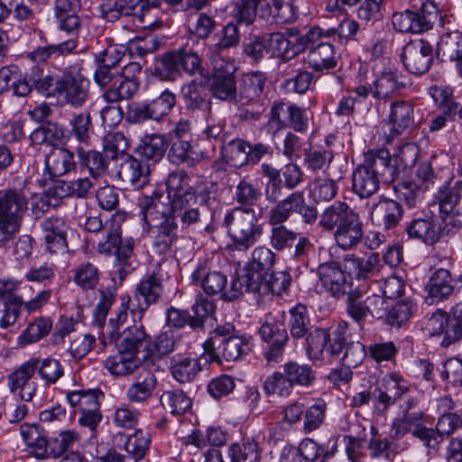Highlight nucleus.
<instances>
[{
	"mask_svg": "<svg viewBox=\"0 0 462 462\" xmlns=\"http://www.w3.org/2000/svg\"><path fill=\"white\" fill-rule=\"evenodd\" d=\"M387 150H378L353 171L352 190L359 198L366 199L374 194L380 181L393 183L396 180V169L387 164Z\"/></svg>",
	"mask_w": 462,
	"mask_h": 462,
	"instance_id": "f257e3e1",
	"label": "nucleus"
},
{
	"mask_svg": "<svg viewBox=\"0 0 462 462\" xmlns=\"http://www.w3.org/2000/svg\"><path fill=\"white\" fill-rule=\"evenodd\" d=\"M223 226L231 239L228 247L237 251H247L263 232L252 208L235 207L225 215Z\"/></svg>",
	"mask_w": 462,
	"mask_h": 462,
	"instance_id": "f03ea898",
	"label": "nucleus"
},
{
	"mask_svg": "<svg viewBox=\"0 0 462 462\" xmlns=\"http://www.w3.org/2000/svg\"><path fill=\"white\" fill-rule=\"evenodd\" d=\"M123 220V215L116 214L106 221L103 231L105 240L97 244L100 254H116L115 267L120 281H123L134 269L133 260L134 241L133 238L122 240L120 224Z\"/></svg>",
	"mask_w": 462,
	"mask_h": 462,
	"instance_id": "7ed1b4c3",
	"label": "nucleus"
},
{
	"mask_svg": "<svg viewBox=\"0 0 462 462\" xmlns=\"http://www.w3.org/2000/svg\"><path fill=\"white\" fill-rule=\"evenodd\" d=\"M28 208L26 196L17 189L0 190V245L18 233Z\"/></svg>",
	"mask_w": 462,
	"mask_h": 462,
	"instance_id": "20e7f679",
	"label": "nucleus"
},
{
	"mask_svg": "<svg viewBox=\"0 0 462 462\" xmlns=\"http://www.w3.org/2000/svg\"><path fill=\"white\" fill-rule=\"evenodd\" d=\"M31 286L23 288L21 296L11 292H5L0 302V326L7 328L15 323L21 309L27 312L40 310L51 299V291H40L35 297L32 296Z\"/></svg>",
	"mask_w": 462,
	"mask_h": 462,
	"instance_id": "39448f33",
	"label": "nucleus"
},
{
	"mask_svg": "<svg viewBox=\"0 0 462 462\" xmlns=\"http://www.w3.org/2000/svg\"><path fill=\"white\" fill-rule=\"evenodd\" d=\"M251 337L245 334L229 338H208L203 344L204 353L210 361L221 364L223 360L234 362L250 351Z\"/></svg>",
	"mask_w": 462,
	"mask_h": 462,
	"instance_id": "423d86ee",
	"label": "nucleus"
},
{
	"mask_svg": "<svg viewBox=\"0 0 462 462\" xmlns=\"http://www.w3.org/2000/svg\"><path fill=\"white\" fill-rule=\"evenodd\" d=\"M175 104V95L169 89H164L149 103L130 105L127 120L132 123H141L148 119L159 121L171 112Z\"/></svg>",
	"mask_w": 462,
	"mask_h": 462,
	"instance_id": "0eeeda50",
	"label": "nucleus"
},
{
	"mask_svg": "<svg viewBox=\"0 0 462 462\" xmlns=\"http://www.w3.org/2000/svg\"><path fill=\"white\" fill-rule=\"evenodd\" d=\"M319 284L330 296L340 299L352 291L351 277L336 261L323 263L318 267Z\"/></svg>",
	"mask_w": 462,
	"mask_h": 462,
	"instance_id": "6e6552de",
	"label": "nucleus"
},
{
	"mask_svg": "<svg viewBox=\"0 0 462 462\" xmlns=\"http://www.w3.org/2000/svg\"><path fill=\"white\" fill-rule=\"evenodd\" d=\"M305 339L308 356L316 360L338 357L345 343V338L340 333L330 338L328 331L324 328H315L305 337Z\"/></svg>",
	"mask_w": 462,
	"mask_h": 462,
	"instance_id": "1a4fd4ad",
	"label": "nucleus"
},
{
	"mask_svg": "<svg viewBox=\"0 0 462 462\" xmlns=\"http://www.w3.org/2000/svg\"><path fill=\"white\" fill-rule=\"evenodd\" d=\"M236 67L230 62L216 66L210 83L213 97L239 105L238 89L235 78Z\"/></svg>",
	"mask_w": 462,
	"mask_h": 462,
	"instance_id": "9d476101",
	"label": "nucleus"
},
{
	"mask_svg": "<svg viewBox=\"0 0 462 462\" xmlns=\"http://www.w3.org/2000/svg\"><path fill=\"white\" fill-rule=\"evenodd\" d=\"M432 46L427 41L409 42L402 50V63L411 73L423 74L429 70L432 63Z\"/></svg>",
	"mask_w": 462,
	"mask_h": 462,
	"instance_id": "9b49d317",
	"label": "nucleus"
},
{
	"mask_svg": "<svg viewBox=\"0 0 462 462\" xmlns=\"http://www.w3.org/2000/svg\"><path fill=\"white\" fill-rule=\"evenodd\" d=\"M163 292L162 274L160 268L152 273L145 275L135 289L134 299L138 301L137 309L132 311L139 315V318L150 305L158 301Z\"/></svg>",
	"mask_w": 462,
	"mask_h": 462,
	"instance_id": "f8f14e48",
	"label": "nucleus"
},
{
	"mask_svg": "<svg viewBox=\"0 0 462 462\" xmlns=\"http://www.w3.org/2000/svg\"><path fill=\"white\" fill-rule=\"evenodd\" d=\"M401 417L393 420L391 429V438L400 439L411 429L423 424L425 413L420 407L417 398H407L400 406Z\"/></svg>",
	"mask_w": 462,
	"mask_h": 462,
	"instance_id": "ddd939ff",
	"label": "nucleus"
},
{
	"mask_svg": "<svg viewBox=\"0 0 462 462\" xmlns=\"http://www.w3.org/2000/svg\"><path fill=\"white\" fill-rule=\"evenodd\" d=\"M80 9V0H55L54 17L58 29L68 33L69 38H78L81 27Z\"/></svg>",
	"mask_w": 462,
	"mask_h": 462,
	"instance_id": "4468645a",
	"label": "nucleus"
},
{
	"mask_svg": "<svg viewBox=\"0 0 462 462\" xmlns=\"http://www.w3.org/2000/svg\"><path fill=\"white\" fill-rule=\"evenodd\" d=\"M41 227L46 250L51 254H64L68 249L66 221L62 217H51L42 222Z\"/></svg>",
	"mask_w": 462,
	"mask_h": 462,
	"instance_id": "2eb2a0df",
	"label": "nucleus"
},
{
	"mask_svg": "<svg viewBox=\"0 0 462 462\" xmlns=\"http://www.w3.org/2000/svg\"><path fill=\"white\" fill-rule=\"evenodd\" d=\"M89 90V81L76 71L62 74L60 95L73 107H81L87 101Z\"/></svg>",
	"mask_w": 462,
	"mask_h": 462,
	"instance_id": "dca6fc26",
	"label": "nucleus"
},
{
	"mask_svg": "<svg viewBox=\"0 0 462 462\" xmlns=\"http://www.w3.org/2000/svg\"><path fill=\"white\" fill-rule=\"evenodd\" d=\"M215 197L207 187H189L183 194H177L171 200L173 216L185 210H196L205 206H210Z\"/></svg>",
	"mask_w": 462,
	"mask_h": 462,
	"instance_id": "f3484780",
	"label": "nucleus"
},
{
	"mask_svg": "<svg viewBox=\"0 0 462 462\" xmlns=\"http://www.w3.org/2000/svg\"><path fill=\"white\" fill-rule=\"evenodd\" d=\"M32 359L22 364L8 375V387L12 393L19 391V395L25 402L31 401L36 393V384L30 382L36 373V365Z\"/></svg>",
	"mask_w": 462,
	"mask_h": 462,
	"instance_id": "a211bd4d",
	"label": "nucleus"
},
{
	"mask_svg": "<svg viewBox=\"0 0 462 462\" xmlns=\"http://www.w3.org/2000/svg\"><path fill=\"white\" fill-rule=\"evenodd\" d=\"M114 448L124 449L134 460L142 459L149 448L150 438L142 430H135L133 434L127 435L118 431L112 439Z\"/></svg>",
	"mask_w": 462,
	"mask_h": 462,
	"instance_id": "6ab92c4d",
	"label": "nucleus"
},
{
	"mask_svg": "<svg viewBox=\"0 0 462 462\" xmlns=\"http://www.w3.org/2000/svg\"><path fill=\"white\" fill-rule=\"evenodd\" d=\"M383 265L377 254H370L366 257H357L347 254L344 258V268L348 275H354L357 280H366L377 274Z\"/></svg>",
	"mask_w": 462,
	"mask_h": 462,
	"instance_id": "aec40b11",
	"label": "nucleus"
},
{
	"mask_svg": "<svg viewBox=\"0 0 462 462\" xmlns=\"http://www.w3.org/2000/svg\"><path fill=\"white\" fill-rule=\"evenodd\" d=\"M150 171L147 162L128 155L121 163L118 175L134 189H142L149 182Z\"/></svg>",
	"mask_w": 462,
	"mask_h": 462,
	"instance_id": "412c9836",
	"label": "nucleus"
},
{
	"mask_svg": "<svg viewBox=\"0 0 462 462\" xmlns=\"http://www.w3.org/2000/svg\"><path fill=\"white\" fill-rule=\"evenodd\" d=\"M304 193L293 191L282 199H278L276 205L269 213V224L278 225L285 223L293 214L304 209Z\"/></svg>",
	"mask_w": 462,
	"mask_h": 462,
	"instance_id": "4be33fe9",
	"label": "nucleus"
},
{
	"mask_svg": "<svg viewBox=\"0 0 462 462\" xmlns=\"http://www.w3.org/2000/svg\"><path fill=\"white\" fill-rule=\"evenodd\" d=\"M425 289L428 292L426 300L430 304L438 303L449 297L454 291L450 272L444 268L436 270L430 277Z\"/></svg>",
	"mask_w": 462,
	"mask_h": 462,
	"instance_id": "5701e85b",
	"label": "nucleus"
},
{
	"mask_svg": "<svg viewBox=\"0 0 462 462\" xmlns=\"http://www.w3.org/2000/svg\"><path fill=\"white\" fill-rule=\"evenodd\" d=\"M358 215L347 203L335 201L319 216V226L326 231H335Z\"/></svg>",
	"mask_w": 462,
	"mask_h": 462,
	"instance_id": "b1692460",
	"label": "nucleus"
},
{
	"mask_svg": "<svg viewBox=\"0 0 462 462\" xmlns=\"http://www.w3.org/2000/svg\"><path fill=\"white\" fill-rule=\"evenodd\" d=\"M171 162L194 167L209 158L206 152H197L188 139H173L168 153Z\"/></svg>",
	"mask_w": 462,
	"mask_h": 462,
	"instance_id": "393cba45",
	"label": "nucleus"
},
{
	"mask_svg": "<svg viewBox=\"0 0 462 462\" xmlns=\"http://www.w3.org/2000/svg\"><path fill=\"white\" fill-rule=\"evenodd\" d=\"M260 16L275 23H290L296 20L297 7L293 0H269L260 5Z\"/></svg>",
	"mask_w": 462,
	"mask_h": 462,
	"instance_id": "a878e982",
	"label": "nucleus"
},
{
	"mask_svg": "<svg viewBox=\"0 0 462 462\" xmlns=\"http://www.w3.org/2000/svg\"><path fill=\"white\" fill-rule=\"evenodd\" d=\"M117 338V349L126 352L132 356H138V353L149 346L150 338L145 333L142 325H134L125 329L120 335H116Z\"/></svg>",
	"mask_w": 462,
	"mask_h": 462,
	"instance_id": "bb28decb",
	"label": "nucleus"
},
{
	"mask_svg": "<svg viewBox=\"0 0 462 462\" xmlns=\"http://www.w3.org/2000/svg\"><path fill=\"white\" fill-rule=\"evenodd\" d=\"M434 100L443 106V112L436 116L429 125L430 132H437L442 129L448 120H452L457 114V103L452 99V92L449 88H436L431 90Z\"/></svg>",
	"mask_w": 462,
	"mask_h": 462,
	"instance_id": "cd10ccee",
	"label": "nucleus"
},
{
	"mask_svg": "<svg viewBox=\"0 0 462 462\" xmlns=\"http://www.w3.org/2000/svg\"><path fill=\"white\" fill-rule=\"evenodd\" d=\"M21 435L29 452L39 459L49 458V439L45 430L38 425L21 426Z\"/></svg>",
	"mask_w": 462,
	"mask_h": 462,
	"instance_id": "c85d7f7f",
	"label": "nucleus"
},
{
	"mask_svg": "<svg viewBox=\"0 0 462 462\" xmlns=\"http://www.w3.org/2000/svg\"><path fill=\"white\" fill-rule=\"evenodd\" d=\"M139 206L144 221L152 227L174 218L171 205L163 203L160 199L143 197L139 199Z\"/></svg>",
	"mask_w": 462,
	"mask_h": 462,
	"instance_id": "c756f323",
	"label": "nucleus"
},
{
	"mask_svg": "<svg viewBox=\"0 0 462 462\" xmlns=\"http://www.w3.org/2000/svg\"><path fill=\"white\" fill-rule=\"evenodd\" d=\"M336 244L343 250L356 248L364 238L363 223L359 215L333 232Z\"/></svg>",
	"mask_w": 462,
	"mask_h": 462,
	"instance_id": "7c9ffc66",
	"label": "nucleus"
},
{
	"mask_svg": "<svg viewBox=\"0 0 462 462\" xmlns=\"http://www.w3.org/2000/svg\"><path fill=\"white\" fill-rule=\"evenodd\" d=\"M45 167L51 178L63 176L76 167L74 153L65 148H54L45 159Z\"/></svg>",
	"mask_w": 462,
	"mask_h": 462,
	"instance_id": "2f4dec72",
	"label": "nucleus"
},
{
	"mask_svg": "<svg viewBox=\"0 0 462 462\" xmlns=\"http://www.w3.org/2000/svg\"><path fill=\"white\" fill-rule=\"evenodd\" d=\"M191 277L192 282L210 296L223 294L227 284V278L223 273L217 271L208 273L204 267L197 268Z\"/></svg>",
	"mask_w": 462,
	"mask_h": 462,
	"instance_id": "473e14b6",
	"label": "nucleus"
},
{
	"mask_svg": "<svg viewBox=\"0 0 462 462\" xmlns=\"http://www.w3.org/2000/svg\"><path fill=\"white\" fill-rule=\"evenodd\" d=\"M103 364L113 376L122 377L134 374L140 367L142 360L117 349V353L106 357Z\"/></svg>",
	"mask_w": 462,
	"mask_h": 462,
	"instance_id": "72a5a7b5",
	"label": "nucleus"
},
{
	"mask_svg": "<svg viewBox=\"0 0 462 462\" xmlns=\"http://www.w3.org/2000/svg\"><path fill=\"white\" fill-rule=\"evenodd\" d=\"M156 384L155 375L149 370H143L138 374L134 382L128 387L126 397L131 402H144L152 395Z\"/></svg>",
	"mask_w": 462,
	"mask_h": 462,
	"instance_id": "f704fd0d",
	"label": "nucleus"
},
{
	"mask_svg": "<svg viewBox=\"0 0 462 462\" xmlns=\"http://www.w3.org/2000/svg\"><path fill=\"white\" fill-rule=\"evenodd\" d=\"M267 77L263 72L254 71L243 75L239 88V105H246L262 94Z\"/></svg>",
	"mask_w": 462,
	"mask_h": 462,
	"instance_id": "c9c22d12",
	"label": "nucleus"
},
{
	"mask_svg": "<svg viewBox=\"0 0 462 462\" xmlns=\"http://www.w3.org/2000/svg\"><path fill=\"white\" fill-rule=\"evenodd\" d=\"M185 106L188 110L211 111V102L207 88L201 82L191 80L181 88Z\"/></svg>",
	"mask_w": 462,
	"mask_h": 462,
	"instance_id": "e433bc0d",
	"label": "nucleus"
},
{
	"mask_svg": "<svg viewBox=\"0 0 462 462\" xmlns=\"http://www.w3.org/2000/svg\"><path fill=\"white\" fill-rule=\"evenodd\" d=\"M305 61L315 71L333 69L337 66L334 47L330 43L320 42L310 49Z\"/></svg>",
	"mask_w": 462,
	"mask_h": 462,
	"instance_id": "4c0bfd02",
	"label": "nucleus"
},
{
	"mask_svg": "<svg viewBox=\"0 0 462 462\" xmlns=\"http://www.w3.org/2000/svg\"><path fill=\"white\" fill-rule=\"evenodd\" d=\"M209 363L208 355H202L199 358L185 357L172 365L171 374L178 382L189 383Z\"/></svg>",
	"mask_w": 462,
	"mask_h": 462,
	"instance_id": "58836bf2",
	"label": "nucleus"
},
{
	"mask_svg": "<svg viewBox=\"0 0 462 462\" xmlns=\"http://www.w3.org/2000/svg\"><path fill=\"white\" fill-rule=\"evenodd\" d=\"M259 335L265 342L288 341L289 337L283 313H268L259 328Z\"/></svg>",
	"mask_w": 462,
	"mask_h": 462,
	"instance_id": "ea45409f",
	"label": "nucleus"
},
{
	"mask_svg": "<svg viewBox=\"0 0 462 462\" xmlns=\"http://www.w3.org/2000/svg\"><path fill=\"white\" fill-rule=\"evenodd\" d=\"M401 204L393 199L379 201L372 211V217L376 219L386 229L394 227L402 217Z\"/></svg>",
	"mask_w": 462,
	"mask_h": 462,
	"instance_id": "a19ab883",
	"label": "nucleus"
},
{
	"mask_svg": "<svg viewBox=\"0 0 462 462\" xmlns=\"http://www.w3.org/2000/svg\"><path fill=\"white\" fill-rule=\"evenodd\" d=\"M139 86V81L129 80L116 75L113 84L104 92L103 97L108 103L128 100L137 93Z\"/></svg>",
	"mask_w": 462,
	"mask_h": 462,
	"instance_id": "79ce46f5",
	"label": "nucleus"
},
{
	"mask_svg": "<svg viewBox=\"0 0 462 462\" xmlns=\"http://www.w3.org/2000/svg\"><path fill=\"white\" fill-rule=\"evenodd\" d=\"M216 25L214 17L206 13H199L193 28L190 29L186 46L205 47V40L214 32Z\"/></svg>",
	"mask_w": 462,
	"mask_h": 462,
	"instance_id": "37998d69",
	"label": "nucleus"
},
{
	"mask_svg": "<svg viewBox=\"0 0 462 462\" xmlns=\"http://www.w3.org/2000/svg\"><path fill=\"white\" fill-rule=\"evenodd\" d=\"M406 231L411 238L421 240L429 245H433L439 240V230L431 217L413 219L407 225Z\"/></svg>",
	"mask_w": 462,
	"mask_h": 462,
	"instance_id": "c03bdc74",
	"label": "nucleus"
},
{
	"mask_svg": "<svg viewBox=\"0 0 462 462\" xmlns=\"http://www.w3.org/2000/svg\"><path fill=\"white\" fill-rule=\"evenodd\" d=\"M282 370L293 386L310 387L316 381V372L308 364L289 361L282 365Z\"/></svg>",
	"mask_w": 462,
	"mask_h": 462,
	"instance_id": "a18cd8bd",
	"label": "nucleus"
},
{
	"mask_svg": "<svg viewBox=\"0 0 462 462\" xmlns=\"http://www.w3.org/2000/svg\"><path fill=\"white\" fill-rule=\"evenodd\" d=\"M437 55L450 61L462 59V32L454 31L443 34L437 45Z\"/></svg>",
	"mask_w": 462,
	"mask_h": 462,
	"instance_id": "49530a36",
	"label": "nucleus"
},
{
	"mask_svg": "<svg viewBox=\"0 0 462 462\" xmlns=\"http://www.w3.org/2000/svg\"><path fill=\"white\" fill-rule=\"evenodd\" d=\"M78 46L76 39L69 38L57 44L39 47L30 52L28 57L34 62H44L49 58H58L72 53Z\"/></svg>",
	"mask_w": 462,
	"mask_h": 462,
	"instance_id": "de8ad7c7",
	"label": "nucleus"
},
{
	"mask_svg": "<svg viewBox=\"0 0 462 462\" xmlns=\"http://www.w3.org/2000/svg\"><path fill=\"white\" fill-rule=\"evenodd\" d=\"M404 85L393 71H384L374 81L371 93L376 98H389L398 94Z\"/></svg>",
	"mask_w": 462,
	"mask_h": 462,
	"instance_id": "09e8293b",
	"label": "nucleus"
},
{
	"mask_svg": "<svg viewBox=\"0 0 462 462\" xmlns=\"http://www.w3.org/2000/svg\"><path fill=\"white\" fill-rule=\"evenodd\" d=\"M153 227L156 234L152 241V248L158 254H165L177 239V223L174 218H170Z\"/></svg>",
	"mask_w": 462,
	"mask_h": 462,
	"instance_id": "8fccbe9b",
	"label": "nucleus"
},
{
	"mask_svg": "<svg viewBox=\"0 0 462 462\" xmlns=\"http://www.w3.org/2000/svg\"><path fill=\"white\" fill-rule=\"evenodd\" d=\"M413 107L411 104L404 101H397L391 106L390 123L392 130L400 134L404 130L411 127L413 123Z\"/></svg>",
	"mask_w": 462,
	"mask_h": 462,
	"instance_id": "3c124183",
	"label": "nucleus"
},
{
	"mask_svg": "<svg viewBox=\"0 0 462 462\" xmlns=\"http://www.w3.org/2000/svg\"><path fill=\"white\" fill-rule=\"evenodd\" d=\"M250 144L242 139H233L221 145L223 157L233 167L239 168L248 163Z\"/></svg>",
	"mask_w": 462,
	"mask_h": 462,
	"instance_id": "603ef678",
	"label": "nucleus"
},
{
	"mask_svg": "<svg viewBox=\"0 0 462 462\" xmlns=\"http://www.w3.org/2000/svg\"><path fill=\"white\" fill-rule=\"evenodd\" d=\"M289 314L291 336L295 339L305 337L311 331L310 319L308 315L307 308L302 304H298L291 309Z\"/></svg>",
	"mask_w": 462,
	"mask_h": 462,
	"instance_id": "864d4df0",
	"label": "nucleus"
},
{
	"mask_svg": "<svg viewBox=\"0 0 462 462\" xmlns=\"http://www.w3.org/2000/svg\"><path fill=\"white\" fill-rule=\"evenodd\" d=\"M32 359L35 362L36 372L46 385L56 383L63 376L64 368L58 359L53 357Z\"/></svg>",
	"mask_w": 462,
	"mask_h": 462,
	"instance_id": "5fc2aeb1",
	"label": "nucleus"
},
{
	"mask_svg": "<svg viewBox=\"0 0 462 462\" xmlns=\"http://www.w3.org/2000/svg\"><path fill=\"white\" fill-rule=\"evenodd\" d=\"M102 393L98 389L73 391L67 394V400L72 407L79 411H95L99 409L98 397Z\"/></svg>",
	"mask_w": 462,
	"mask_h": 462,
	"instance_id": "6e6d98bb",
	"label": "nucleus"
},
{
	"mask_svg": "<svg viewBox=\"0 0 462 462\" xmlns=\"http://www.w3.org/2000/svg\"><path fill=\"white\" fill-rule=\"evenodd\" d=\"M181 60L177 51L164 53L158 60L155 74L163 80H175L180 76Z\"/></svg>",
	"mask_w": 462,
	"mask_h": 462,
	"instance_id": "4d7b16f0",
	"label": "nucleus"
},
{
	"mask_svg": "<svg viewBox=\"0 0 462 462\" xmlns=\"http://www.w3.org/2000/svg\"><path fill=\"white\" fill-rule=\"evenodd\" d=\"M418 148L414 144L405 143L402 147L399 148V151L393 157L390 155V152L387 151V161L388 165L394 166L396 169V180L399 178L402 171H405L408 168H411L415 165V162L418 158Z\"/></svg>",
	"mask_w": 462,
	"mask_h": 462,
	"instance_id": "13d9d810",
	"label": "nucleus"
},
{
	"mask_svg": "<svg viewBox=\"0 0 462 462\" xmlns=\"http://www.w3.org/2000/svg\"><path fill=\"white\" fill-rule=\"evenodd\" d=\"M160 401L165 410L176 416L184 414L192 405L191 400L181 390L164 392Z\"/></svg>",
	"mask_w": 462,
	"mask_h": 462,
	"instance_id": "bf43d9fd",
	"label": "nucleus"
},
{
	"mask_svg": "<svg viewBox=\"0 0 462 462\" xmlns=\"http://www.w3.org/2000/svg\"><path fill=\"white\" fill-rule=\"evenodd\" d=\"M265 39L272 56H276L284 62L296 57L293 46H291L292 42L287 39L284 33L281 32L267 33Z\"/></svg>",
	"mask_w": 462,
	"mask_h": 462,
	"instance_id": "052dcab7",
	"label": "nucleus"
},
{
	"mask_svg": "<svg viewBox=\"0 0 462 462\" xmlns=\"http://www.w3.org/2000/svg\"><path fill=\"white\" fill-rule=\"evenodd\" d=\"M165 151L166 143L164 137L156 134L144 136L138 147L140 156L153 162L160 161Z\"/></svg>",
	"mask_w": 462,
	"mask_h": 462,
	"instance_id": "680f3d73",
	"label": "nucleus"
},
{
	"mask_svg": "<svg viewBox=\"0 0 462 462\" xmlns=\"http://www.w3.org/2000/svg\"><path fill=\"white\" fill-rule=\"evenodd\" d=\"M228 456L231 462H260L261 459L258 444L254 439L232 444L228 448Z\"/></svg>",
	"mask_w": 462,
	"mask_h": 462,
	"instance_id": "e2e57ef3",
	"label": "nucleus"
},
{
	"mask_svg": "<svg viewBox=\"0 0 462 462\" xmlns=\"http://www.w3.org/2000/svg\"><path fill=\"white\" fill-rule=\"evenodd\" d=\"M323 451L321 446L313 439L306 438L300 441L297 449L292 448H284L282 453L290 454V458L292 460L297 457L299 462H316Z\"/></svg>",
	"mask_w": 462,
	"mask_h": 462,
	"instance_id": "0e129e2a",
	"label": "nucleus"
},
{
	"mask_svg": "<svg viewBox=\"0 0 462 462\" xmlns=\"http://www.w3.org/2000/svg\"><path fill=\"white\" fill-rule=\"evenodd\" d=\"M99 270L91 263H83L74 270V282L83 290H93L99 282Z\"/></svg>",
	"mask_w": 462,
	"mask_h": 462,
	"instance_id": "69168bd1",
	"label": "nucleus"
},
{
	"mask_svg": "<svg viewBox=\"0 0 462 462\" xmlns=\"http://www.w3.org/2000/svg\"><path fill=\"white\" fill-rule=\"evenodd\" d=\"M79 439V435L74 430H63L56 437L49 439V457H60L68 453L75 442Z\"/></svg>",
	"mask_w": 462,
	"mask_h": 462,
	"instance_id": "338daca9",
	"label": "nucleus"
},
{
	"mask_svg": "<svg viewBox=\"0 0 462 462\" xmlns=\"http://www.w3.org/2000/svg\"><path fill=\"white\" fill-rule=\"evenodd\" d=\"M293 387L283 371L274 372L266 378L263 383V390L268 395L276 394L281 397H289Z\"/></svg>",
	"mask_w": 462,
	"mask_h": 462,
	"instance_id": "774afa93",
	"label": "nucleus"
}]
</instances>
